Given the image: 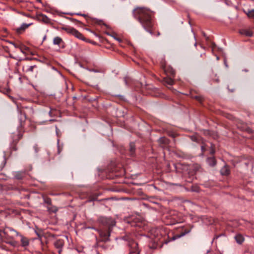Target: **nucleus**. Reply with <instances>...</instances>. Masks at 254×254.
<instances>
[{
    "instance_id": "bb28decb",
    "label": "nucleus",
    "mask_w": 254,
    "mask_h": 254,
    "mask_svg": "<svg viewBox=\"0 0 254 254\" xmlns=\"http://www.w3.org/2000/svg\"><path fill=\"white\" fill-rule=\"evenodd\" d=\"M95 22L96 23H97L99 25H102V24H103L105 26H107L106 24H104L103 21H102V20H98L97 19H95L94 20Z\"/></svg>"
},
{
    "instance_id": "a19ab883",
    "label": "nucleus",
    "mask_w": 254,
    "mask_h": 254,
    "mask_svg": "<svg viewBox=\"0 0 254 254\" xmlns=\"http://www.w3.org/2000/svg\"><path fill=\"white\" fill-rule=\"evenodd\" d=\"M36 234L37 235L38 237L41 239V236H40V235L38 233H37V232H36Z\"/></svg>"
},
{
    "instance_id": "1a4fd4ad",
    "label": "nucleus",
    "mask_w": 254,
    "mask_h": 254,
    "mask_svg": "<svg viewBox=\"0 0 254 254\" xmlns=\"http://www.w3.org/2000/svg\"><path fill=\"white\" fill-rule=\"evenodd\" d=\"M54 245L55 248L57 249L63 248L64 245V240L62 239L57 240L56 241H55Z\"/></svg>"
},
{
    "instance_id": "7c9ffc66",
    "label": "nucleus",
    "mask_w": 254,
    "mask_h": 254,
    "mask_svg": "<svg viewBox=\"0 0 254 254\" xmlns=\"http://www.w3.org/2000/svg\"><path fill=\"white\" fill-rule=\"evenodd\" d=\"M59 250H58V253L59 254H62V252L63 251V248H58V249Z\"/></svg>"
},
{
    "instance_id": "58836bf2",
    "label": "nucleus",
    "mask_w": 254,
    "mask_h": 254,
    "mask_svg": "<svg viewBox=\"0 0 254 254\" xmlns=\"http://www.w3.org/2000/svg\"><path fill=\"white\" fill-rule=\"evenodd\" d=\"M195 98H196L197 100H199V101H201V98H200V97L196 96V97H195Z\"/></svg>"
},
{
    "instance_id": "6e6552de",
    "label": "nucleus",
    "mask_w": 254,
    "mask_h": 254,
    "mask_svg": "<svg viewBox=\"0 0 254 254\" xmlns=\"http://www.w3.org/2000/svg\"><path fill=\"white\" fill-rule=\"evenodd\" d=\"M18 236H19L20 239V242H21V245L22 247H26L27 246H28L29 244V239L24 237V236L20 234L19 233V235Z\"/></svg>"
},
{
    "instance_id": "f8f14e48",
    "label": "nucleus",
    "mask_w": 254,
    "mask_h": 254,
    "mask_svg": "<svg viewBox=\"0 0 254 254\" xmlns=\"http://www.w3.org/2000/svg\"><path fill=\"white\" fill-rule=\"evenodd\" d=\"M18 49L20 50V51L22 53H23L25 55L27 54V53L29 52L30 51L29 48L25 46L24 45H22V44L21 45H19Z\"/></svg>"
},
{
    "instance_id": "423d86ee",
    "label": "nucleus",
    "mask_w": 254,
    "mask_h": 254,
    "mask_svg": "<svg viewBox=\"0 0 254 254\" xmlns=\"http://www.w3.org/2000/svg\"><path fill=\"white\" fill-rule=\"evenodd\" d=\"M110 232L111 229L107 228L99 230V233L101 238V240L104 242L108 241L110 236Z\"/></svg>"
},
{
    "instance_id": "37998d69",
    "label": "nucleus",
    "mask_w": 254,
    "mask_h": 254,
    "mask_svg": "<svg viewBox=\"0 0 254 254\" xmlns=\"http://www.w3.org/2000/svg\"><path fill=\"white\" fill-rule=\"evenodd\" d=\"M51 113H52V111H51H51H49V114L50 116H51Z\"/></svg>"
},
{
    "instance_id": "0eeeda50",
    "label": "nucleus",
    "mask_w": 254,
    "mask_h": 254,
    "mask_svg": "<svg viewBox=\"0 0 254 254\" xmlns=\"http://www.w3.org/2000/svg\"><path fill=\"white\" fill-rule=\"evenodd\" d=\"M26 120V116L24 113L20 112L18 117V120L19 122V127L22 128L24 125L25 122Z\"/></svg>"
},
{
    "instance_id": "a878e982",
    "label": "nucleus",
    "mask_w": 254,
    "mask_h": 254,
    "mask_svg": "<svg viewBox=\"0 0 254 254\" xmlns=\"http://www.w3.org/2000/svg\"><path fill=\"white\" fill-rule=\"evenodd\" d=\"M63 148V145L61 146L59 144V140H58V154H60Z\"/></svg>"
},
{
    "instance_id": "f257e3e1",
    "label": "nucleus",
    "mask_w": 254,
    "mask_h": 254,
    "mask_svg": "<svg viewBox=\"0 0 254 254\" xmlns=\"http://www.w3.org/2000/svg\"><path fill=\"white\" fill-rule=\"evenodd\" d=\"M154 12L144 7H137L133 11V16L141 24L143 28L151 35L153 34L151 28L153 27V20Z\"/></svg>"
},
{
    "instance_id": "49530a36",
    "label": "nucleus",
    "mask_w": 254,
    "mask_h": 254,
    "mask_svg": "<svg viewBox=\"0 0 254 254\" xmlns=\"http://www.w3.org/2000/svg\"><path fill=\"white\" fill-rule=\"evenodd\" d=\"M86 29V30H87V31H91H91L90 30H89V29H88V28H87V29Z\"/></svg>"
},
{
    "instance_id": "c03bdc74",
    "label": "nucleus",
    "mask_w": 254,
    "mask_h": 254,
    "mask_svg": "<svg viewBox=\"0 0 254 254\" xmlns=\"http://www.w3.org/2000/svg\"><path fill=\"white\" fill-rule=\"evenodd\" d=\"M160 35V33L159 32H157V36H159Z\"/></svg>"
},
{
    "instance_id": "c85d7f7f",
    "label": "nucleus",
    "mask_w": 254,
    "mask_h": 254,
    "mask_svg": "<svg viewBox=\"0 0 254 254\" xmlns=\"http://www.w3.org/2000/svg\"><path fill=\"white\" fill-rule=\"evenodd\" d=\"M3 230H0V240H3Z\"/></svg>"
},
{
    "instance_id": "39448f33",
    "label": "nucleus",
    "mask_w": 254,
    "mask_h": 254,
    "mask_svg": "<svg viewBox=\"0 0 254 254\" xmlns=\"http://www.w3.org/2000/svg\"><path fill=\"white\" fill-rule=\"evenodd\" d=\"M129 253L128 254H139V251L138 248V244L134 241H131L128 243Z\"/></svg>"
},
{
    "instance_id": "7ed1b4c3",
    "label": "nucleus",
    "mask_w": 254,
    "mask_h": 254,
    "mask_svg": "<svg viewBox=\"0 0 254 254\" xmlns=\"http://www.w3.org/2000/svg\"><path fill=\"white\" fill-rule=\"evenodd\" d=\"M62 29L66 31L67 33L75 36L76 38L82 40L83 41L85 40V38L83 35L80 32L73 27L70 26H65L62 27Z\"/></svg>"
},
{
    "instance_id": "2f4dec72",
    "label": "nucleus",
    "mask_w": 254,
    "mask_h": 254,
    "mask_svg": "<svg viewBox=\"0 0 254 254\" xmlns=\"http://www.w3.org/2000/svg\"><path fill=\"white\" fill-rule=\"evenodd\" d=\"M201 151L203 152L205 150V148L204 146H201Z\"/></svg>"
},
{
    "instance_id": "a18cd8bd",
    "label": "nucleus",
    "mask_w": 254,
    "mask_h": 254,
    "mask_svg": "<svg viewBox=\"0 0 254 254\" xmlns=\"http://www.w3.org/2000/svg\"><path fill=\"white\" fill-rule=\"evenodd\" d=\"M76 15H81V14H82L81 13H76Z\"/></svg>"
},
{
    "instance_id": "aec40b11",
    "label": "nucleus",
    "mask_w": 254,
    "mask_h": 254,
    "mask_svg": "<svg viewBox=\"0 0 254 254\" xmlns=\"http://www.w3.org/2000/svg\"><path fill=\"white\" fill-rule=\"evenodd\" d=\"M36 68H37V66L36 65L26 66L25 71V72H32L34 71V69Z\"/></svg>"
},
{
    "instance_id": "cd10ccee",
    "label": "nucleus",
    "mask_w": 254,
    "mask_h": 254,
    "mask_svg": "<svg viewBox=\"0 0 254 254\" xmlns=\"http://www.w3.org/2000/svg\"><path fill=\"white\" fill-rule=\"evenodd\" d=\"M107 34L109 35H110L112 37H113L115 39H116V40H117L118 41L121 42L122 41L121 39L119 38H117L116 37H115L114 35H110L109 33H106Z\"/></svg>"
},
{
    "instance_id": "09e8293b",
    "label": "nucleus",
    "mask_w": 254,
    "mask_h": 254,
    "mask_svg": "<svg viewBox=\"0 0 254 254\" xmlns=\"http://www.w3.org/2000/svg\"><path fill=\"white\" fill-rule=\"evenodd\" d=\"M203 35H204V37H206V35H205V33H203Z\"/></svg>"
},
{
    "instance_id": "412c9836",
    "label": "nucleus",
    "mask_w": 254,
    "mask_h": 254,
    "mask_svg": "<svg viewBox=\"0 0 254 254\" xmlns=\"http://www.w3.org/2000/svg\"><path fill=\"white\" fill-rule=\"evenodd\" d=\"M135 150V144L133 142L129 144V152L131 156H133Z\"/></svg>"
},
{
    "instance_id": "20e7f679",
    "label": "nucleus",
    "mask_w": 254,
    "mask_h": 254,
    "mask_svg": "<svg viewBox=\"0 0 254 254\" xmlns=\"http://www.w3.org/2000/svg\"><path fill=\"white\" fill-rule=\"evenodd\" d=\"M99 221L103 226H105L106 228L109 229H111L115 225V222L111 218L101 217L99 219Z\"/></svg>"
},
{
    "instance_id": "9b49d317",
    "label": "nucleus",
    "mask_w": 254,
    "mask_h": 254,
    "mask_svg": "<svg viewBox=\"0 0 254 254\" xmlns=\"http://www.w3.org/2000/svg\"><path fill=\"white\" fill-rule=\"evenodd\" d=\"M240 33L248 37H251L253 35L252 31L248 29H241L240 30Z\"/></svg>"
},
{
    "instance_id": "b1692460",
    "label": "nucleus",
    "mask_w": 254,
    "mask_h": 254,
    "mask_svg": "<svg viewBox=\"0 0 254 254\" xmlns=\"http://www.w3.org/2000/svg\"><path fill=\"white\" fill-rule=\"evenodd\" d=\"M22 137V134L19 132L16 137H13V143H16Z\"/></svg>"
},
{
    "instance_id": "e433bc0d",
    "label": "nucleus",
    "mask_w": 254,
    "mask_h": 254,
    "mask_svg": "<svg viewBox=\"0 0 254 254\" xmlns=\"http://www.w3.org/2000/svg\"><path fill=\"white\" fill-rule=\"evenodd\" d=\"M214 152H215V150L212 148V149H211V151H210V153H211V154H213L214 153Z\"/></svg>"
},
{
    "instance_id": "6ab92c4d",
    "label": "nucleus",
    "mask_w": 254,
    "mask_h": 254,
    "mask_svg": "<svg viewBox=\"0 0 254 254\" xmlns=\"http://www.w3.org/2000/svg\"><path fill=\"white\" fill-rule=\"evenodd\" d=\"M235 238L236 242L238 244H242L244 242V239L243 236L240 234L236 235Z\"/></svg>"
},
{
    "instance_id": "2eb2a0df",
    "label": "nucleus",
    "mask_w": 254,
    "mask_h": 254,
    "mask_svg": "<svg viewBox=\"0 0 254 254\" xmlns=\"http://www.w3.org/2000/svg\"><path fill=\"white\" fill-rule=\"evenodd\" d=\"M163 81L164 84L168 85H172L174 83V81L173 79L170 77H165L164 78Z\"/></svg>"
},
{
    "instance_id": "72a5a7b5",
    "label": "nucleus",
    "mask_w": 254,
    "mask_h": 254,
    "mask_svg": "<svg viewBox=\"0 0 254 254\" xmlns=\"http://www.w3.org/2000/svg\"><path fill=\"white\" fill-rule=\"evenodd\" d=\"M244 254H252L251 252L249 253V251H245Z\"/></svg>"
},
{
    "instance_id": "393cba45",
    "label": "nucleus",
    "mask_w": 254,
    "mask_h": 254,
    "mask_svg": "<svg viewBox=\"0 0 254 254\" xmlns=\"http://www.w3.org/2000/svg\"><path fill=\"white\" fill-rule=\"evenodd\" d=\"M44 201L45 203H47V204L49 205H51L52 203L51 199L48 197H44Z\"/></svg>"
},
{
    "instance_id": "f704fd0d",
    "label": "nucleus",
    "mask_w": 254,
    "mask_h": 254,
    "mask_svg": "<svg viewBox=\"0 0 254 254\" xmlns=\"http://www.w3.org/2000/svg\"><path fill=\"white\" fill-rule=\"evenodd\" d=\"M15 177H16V178L17 179H22V177L20 176H19V175H16Z\"/></svg>"
},
{
    "instance_id": "4be33fe9",
    "label": "nucleus",
    "mask_w": 254,
    "mask_h": 254,
    "mask_svg": "<svg viewBox=\"0 0 254 254\" xmlns=\"http://www.w3.org/2000/svg\"><path fill=\"white\" fill-rule=\"evenodd\" d=\"M190 231V229H186L184 230V231L180 233V234H177V235H176V237L177 238H180L183 236H184L185 235H186V234L189 233Z\"/></svg>"
},
{
    "instance_id": "f03ea898",
    "label": "nucleus",
    "mask_w": 254,
    "mask_h": 254,
    "mask_svg": "<svg viewBox=\"0 0 254 254\" xmlns=\"http://www.w3.org/2000/svg\"><path fill=\"white\" fill-rule=\"evenodd\" d=\"M3 239H5V241L6 243L12 245V242L8 241L12 240L15 236H18L19 235V233L11 228L6 227L3 229Z\"/></svg>"
},
{
    "instance_id": "ea45409f",
    "label": "nucleus",
    "mask_w": 254,
    "mask_h": 254,
    "mask_svg": "<svg viewBox=\"0 0 254 254\" xmlns=\"http://www.w3.org/2000/svg\"><path fill=\"white\" fill-rule=\"evenodd\" d=\"M81 16H83V17H84L85 18L88 17L87 15L85 14H81Z\"/></svg>"
},
{
    "instance_id": "c9c22d12",
    "label": "nucleus",
    "mask_w": 254,
    "mask_h": 254,
    "mask_svg": "<svg viewBox=\"0 0 254 254\" xmlns=\"http://www.w3.org/2000/svg\"><path fill=\"white\" fill-rule=\"evenodd\" d=\"M12 149L13 150H16L17 149V148H16V147L15 146V145L13 146H12Z\"/></svg>"
},
{
    "instance_id": "4c0bfd02",
    "label": "nucleus",
    "mask_w": 254,
    "mask_h": 254,
    "mask_svg": "<svg viewBox=\"0 0 254 254\" xmlns=\"http://www.w3.org/2000/svg\"><path fill=\"white\" fill-rule=\"evenodd\" d=\"M171 74L172 75L175 74V71L174 70H173V69H171Z\"/></svg>"
},
{
    "instance_id": "de8ad7c7",
    "label": "nucleus",
    "mask_w": 254,
    "mask_h": 254,
    "mask_svg": "<svg viewBox=\"0 0 254 254\" xmlns=\"http://www.w3.org/2000/svg\"><path fill=\"white\" fill-rule=\"evenodd\" d=\"M216 82H219V80H218V79H217L216 80Z\"/></svg>"
},
{
    "instance_id": "473e14b6",
    "label": "nucleus",
    "mask_w": 254,
    "mask_h": 254,
    "mask_svg": "<svg viewBox=\"0 0 254 254\" xmlns=\"http://www.w3.org/2000/svg\"><path fill=\"white\" fill-rule=\"evenodd\" d=\"M192 190L193 191H198V189L197 188H196L195 189H192Z\"/></svg>"
},
{
    "instance_id": "dca6fc26",
    "label": "nucleus",
    "mask_w": 254,
    "mask_h": 254,
    "mask_svg": "<svg viewBox=\"0 0 254 254\" xmlns=\"http://www.w3.org/2000/svg\"><path fill=\"white\" fill-rule=\"evenodd\" d=\"M221 174L222 175H228L230 174V171L228 166H224L220 171Z\"/></svg>"
},
{
    "instance_id": "79ce46f5",
    "label": "nucleus",
    "mask_w": 254,
    "mask_h": 254,
    "mask_svg": "<svg viewBox=\"0 0 254 254\" xmlns=\"http://www.w3.org/2000/svg\"><path fill=\"white\" fill-rule=\"evenodd\" d=\"M34 147L35 148V151L37 152L38 151L37 148V146H35Z\"/></svg>"
},
{
    "instance_id": "c756f323",
    "label": "nucleus",
    "mask_w": 254,
    "mask_h": 254,
    "mask_svg": "<svg viewBox=\"0 0 254 254\" xmlns=\"http://www.w3.org/2000/svg\"><path fill=\"white\" fill-rule=\"evenodd\" d=\"M12 44L14 46L15 48H18L19 45H21V44H17L14 43H12Z\"/></svg>"
},
{
    "instance_id": "ddd939ff",
    "label": "nucleus",
    "mask_w": 254,
    "mask_h": 254,
    "mask_svg": "<svg viewBox=\"0 0 254 254\" xmlns=\"http://www.w3.org/2000/svg\"><path fill=\"white\" fill-rule=\"evenodd\" d=\"M158 142L161 144L166 145L169 143V140L165 137H162L159 138Z\"/></svg>"
},
{
    "instance_id": "5701e85b",
    "label": "nucleus",
    "mask_w": 254,
    "mask_h": 254,
    "mask_svg": "<svg viewBox=\"0 0 254 254\" xmlns=\"http://www.w3.org/2000/svg\"><path fill=\"white\" fill-rule=\"evenodd\" d=\"M40 19L42 21L45 23H49L51 22L50 19L46 15L42 14L40 16Z\"/></svg>"
},
{
    "instance_id": "a211bd4d",
    "label": "nucleus",
    "mask_w": 254,
    "mask_h": 254,
    "mask_svg": "<svg viewBox=\"0 0 254 254\" xmlns=\"http://www.w3.org/2000/svg\"><path fill=\"white\" fill-rule=\"evenodd\" d=\"M63 39L60 37H56L53 40V43L55 45H60L62 43H63Z\"/></svg>"
},
{
    "instance_id": "9d476101",
    "label": "nucleus",
    "mask_w": 254,
    "mask_h": 254,
    "mask_svg": "<svg viewBox=\"0 0 254 254\" xmlns=\"http://www.w3.org/2000/svg\"><path fill=\"white\" fill-rule=\"evenodd\" d=\"M243 12L247 14V15L249 18H254V9H246L245 8L243 9Z\"/></svg>"
},
{
    "instance_id": "4468645a",
    "label": "nucleus",
    "mask_w": 254,
    "mask_h": 254,
    "mask_svg": "<svg viewBox=\"0 0 254 254\" xmlns=\"http://www.w3.org/2000/svg\"><path fill=\"white\" fill-rule=\"evenodd\" d=\"M31 24H25L23 23L20 27L16 29V31L18 33H20L22 31H23L25 29L29 27Z\"/></svg>"
},
{
    "instance_id": "f3484780",
    "label": "nucleus",
    "mask_w": 254,
    "mask_h": 254,
    "mask_svg": "<svg viewBox=\"0 0 254 254\" xmlns=\"http://www.w3.org/2000/svg\"><path fill=\"white\" fill-rule=\"evenodd\" d=\"M207 163L211 166H214L216 164V160L214 157H210L207 159Z\"/></svg>"
}]
</instances>
